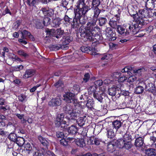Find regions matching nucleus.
<instances>
[{
  "label": "nucleus",
  "mask_w": 156,
  "mask_h": 156,
  "mask_svg": "<svg viewBox=\"0 0 156 156\" xmlns=\"http://www.w3.org/2000/svg\"><path fill=\"white\" fill-rule=\"evenodd\" d=\"M74 106H75L74 109L69 111L67 114V118H64V115L63 113L58 115L55 122L56 126H61V128L65 129L67 126L66 119H68L70 121H74L76 120L77 118L79 117L80 115L83 113L82 108L79 104H74Z\"/></svg>",
  "instance_id": "obj_1"
},
{
  "label": "nucleus",
  "mask_w": 156,
  "mask_h": 156,
  "mask_svg": "<svg viewBox=\"0 0 156 156\" xmlns=\"http://www.w3.org/2000/svg\"><path fill=\"white\" fill-rule=\"evenodd\" d=\"M98 29L95 25H92L89 23L87 25L86 28L81 27L80 28L79 32L81 37L86 38L89 41L93 42L92 45L100 43L99 41L103 39L102 36L97 34Z\"/></svg>",
  "instance_id": "obj_2"
},
{
  "label": "nucleus",
  "mask_w": 156,
  "mask_h": 156,
  "mask_svg": "<svg viewBox=\"0 0 156 156\" xmlns=\"http://www.w3.org/2000/svg\"><path fill=\"white\" fill-rule=\"evenodd\" d=\"M123 26L126 29L120 25H118L117 31L119 34L125 37L128 36L130 33H132L133 34H137L139 29V25L132 21L124 24Z\"/></svg>",
  "instance_id": "obj_3"
},
{
  "label": "nucleus",
  "mask_w": 156,
  "mask_h": 156,
  "mask_svg": "<svg viewBox=\"0 0 156 156\" xmlns=\"http://www.w3.org/2000/svg\"><path fill=\"white\" fill-rule=\"evenodd\" d=\"M134 21L132 22H135L136 24L139 25L138 28L140 27V25H144L145 19L151 17L152 16V13L151 10L146 9H140L138 12L134 14L131 15Z\"/></svg>",
  "instance_id": "obj_4"
},
{
  "label": "nucleus",
  "mask_w": 156,
  "mask_h": 156,
  "mask_svg": "<svg viewBox=\"0 0 156 156\" xmlns=\"http://www.w3.org/2000/svg\"><path fill=\"white\" fill-rule=\"evenodd\" d=\"M77 9L74 10L76 17L79 18L84 16L90 9L89 7L86 5L84 0H79L77 2Z\"/></svg>",
  "instance_id": "obj_5"
},
{
  "label": "nucleus",
  "mask_w": 156,
  "mask_h": 156,
  "mask_svg": "<svg viewBox=\"0 0 156 156\" xmlns=\"http://www.w3.org/2000/svg\"><path fill=\"white\" fill-rule=\"evenodd\" d=\"M145 70L143 68L133 70L132 67L129 66L125 67L121 70V72L122 73H127L129 75H130V74H132L131 72L135 74L136 75L138 74L139 75H140V73L142 72Z\"/></svg>",
  "instance_id": "obj_6"
},
{
  "label": "nucleus",
  "mask_w": 156,
  "mask_h": 156,
  "mask_svg": "<svg viewBox=\"0 0 156 156\" xmlns=\"http://www.w3.org/2000/svg\"><path fill=\"white\" fill-rule=\"evenodd\" d=\"M46 31L47 35L48 36L54 37L57 38L61 37L63 33V31L60 29H58L55 31L53 29H47L46 30Z\"/></svg>",
  "instance_id": "obj_7"
},
{
  "label": "nucleus",
  "mask_w": 156,
  "mask_h": 156,
  "mask_svg": "<svg viewBox=\"0 0 156 156\" xmlns=\"http://www.w3.org/2000/svg\"><path fill=\"white\" fill-rule=\"evenodd\" d=\"M75 94L73 93L67 92L63 95V100L67 103H73L74 105L78 104L77 103V100L75 98Z\"/></svg>",
  "instance_id": "obj_8"
},
{
  "label": "nucleus",
  "mask_w": 156,
  "mask_h": 156,
  "mask_svg": "<svg viewBox=\"0 0 156 156\" xmlns=\"http://www.w3.org/2000/svg\"><path fill=\"white\" fill-rule=\"evenodd\" d=\"M34 156H56L51 151H45L43 148L40 149L35 153Z\"/></svg>",
  "instance_id": "obj_9"
},
{
  "label": "nucleus",
  "mask_w": 156,
  "mask_h": 156,
  "mask_svg": "<svg viewBox=\"0 0 156 156\" xmlns=\"http://www.w3.org/2000/svg\"><path fill=\"white\" fill-rule=\"evenodd\" d=\"M91 9L93 10L94 16L92 22H89L87 23V25L89 23L92 25H95L96 23L98 20V17L100 13L101 10L98 7H91Z\"/></svg>",
  "instance_id": "obj_10"
},
{
  "label": "nucleus",
  "mask_w": 156,
  "mask_h": 156,
  "mask_svg": "<svg viewBox=\"0 0 156 156\" xmlns=\"http://www.w3.org/2000/svg\"><path fill=\"white\" fill-rule=\"evenodd\" d=\"M127 81V77L125 74L121 75L119 77L118 80H115V84L117 85L118 90H119L121 89V87L122 86V83Z\"/></svg>",
  "instance_id": "obj_11"
},
{
  "label": "nucleus",
  "mask_w": 156,
  "mask_h": 156,
  "mask_svg": "<svg viewBox=\"0 0 156 156\" xmlns=\"http://www.w3.org/2000/svg\"><path fill=\"white\" fill-rule=\"evenodd\" d=\"M108 94L111 96H115L117 94V95L121 94V90H118L117 85L116 84L113 85V87L109 88L108 89Z\"/></svg>",
  "instance_id": "obj_12"
},
{
  "label": "nucleus",
  "mask_w": 156,
  "mask_h": 156,
  "mask_svg": "<svg viewBox=\"0 0 156 156\" xmlns=\"http://www.w3.org/2000/svg\"><path fill=\"white\" fill-rule=\"evenodd\" d=\"M138 135L139 136V137H136L135 142V145L136 147H141L144 144V141L145 135L142 134Z\"/></svg>",
  "instance_id": "obj_13"
},
{
  "label": "nucleus",
  "mask_w": 156,
  "mask_h": 156,
  "mask_svg": "<svg viewBox=\"0 0 156 156\" xmlns=\"http://www.w3.org/2000/svg\"><path fill=\"white\" fill-rule=\"evenodd\" d=\"M62 100L58 97L52 98L48 102V105L50 106H58L61 104Z\"/></svg>",
  "instance_id": "obj_14"
},
{
  "label": "nucleus",
  "mask_w": 156,
  "mask_h": 156,
  "mask_svg": "<svg viewBox=\"0 0 156 156\" xmlns=\"http://www.w3.org/2000/svg\"><path fill=\"white\" fill-rule=\"evenodd\" d=\"M105 31L106 34L108 37L109 40L114 41L116 39L115 34L112 30L110 27H107Z\"/></svg>",
  "instance_id": "obj_15"
},
{
  "label": "nucleus",
  "mask_w": 156,
  "mask_h": 156,
  "mask_svg": "<svg viewBox=\"0 0 156 156\" xmlns=\"http://www.w3.org/2000/svg\"><path fill=\"white\" fill-rule=\"evenodd\" d=\"M119 20V15H116L115 17H113L109 21V24L112 28L115 29L117 27V21Z\"/></svg>",
  "instance_id": "obj_16"
},
{
  "label": "nucleus",
  "mask_w": 156,
  "mask_h": 156,
  "mask_svg": "<svg viewBox=\"0 0 156 156\" xmlns=\"http://www.w3.org/2000/svg\"><path fill=\"white\" fill-rule=\"evenodd\" d=\"M81 51L84 53H88L90 51L93 53L92 54L95 55L98 54V53L96 51V49L94 47H92L87 46H83L80 48Z\"/></svg>",
  "instance_id": "obj_17"
},
{
  "label": "nucleus",
  "mask_w": 156,
  "mask_h": 156,
  "mask_svg": "<svg viewBox=\"0 0 156 156\" xmlns=\"http://www.w3.org/2000/svg\"><path fill=\"white\" fill-rule=\"evenodd\" d=\"M105 95V90H99L96 93H94L93 95L94 97L97 100L99 101L101 103L103 99V96Z\"/></svg>",
  "instance_id": "obj_18"
},
{
  "label": "nucleus",
  "mask_w": 156,
  "mask_h": 156,
  "mask_svg": "<svg viewBox=\"0 0 156 156\" xmlns=\"http://www.w3.org/2000/svg\"><path fill=\"white\" fill-rule=\"evenodd\" d=\"M148 133L151 135L150 137V141L151 143V145L152 147L156 148V132L153 131L151 133L148 132Z\"/></svg>",
  "instance_id": "obj_19"
},
{
  "label": "nucleus",
  "mask_w": 156,
  "mask_h": 156,
  "mask_svg": "<svg viewBox=\"0 0 156 156\" xmlns=\"http://www.w3.org/2000/svg\"><path fill=\"white\" fill-rule=\"evenodd\" d=\"M145 90L146 91H149L153 93L155 91V87L154 85L150 81H148L147 83H146Z\"/></svg>",
  "instance_id": "obj_20"
},
{
  "label": "nucleus",
  "mask_w": 156,
  "mask_h": 156,
  "mask_svg": "<svg viewBox=\"0 0 156 156\" xmlns=\"http://www.w3.org/2000/svg\"><path fill=\"white\" fill-rule=\"evenodd\" d=\"M72 27L73 28H78L79 27H80L79 30H80V28L82 27L83 28H84L82 26H81L80 23L79 22V20L77 17H76L75 16L74 18L73 19L72 23H71Z\"/></svg>",
  "instance_id": "obj_21"
},
{
  "label": "nucleus",
  "mask_w": 156,
  "mask_h": 156,
  "mask_svg": "<svg viewBox=\"0 0 156 156\" xmlns=\"http://www.w3.org/2000/svg\"><path fill=\"white\" fill-rule=\"evenodd\" d=\"M40 13H42L44 16H51L54 13L53 11L51 9H49L48 8H43L40 11Z\"/></svg>",
  "instance_id": "obj_22"
},
{
  "label": "nucleus",
  "mask_w": 156,
  "mask_h": 156,
  "mask_svg": "<svg viewBox=\"0 0 156 156\" xmlns=\"http://www.w3.org/2000/svg\"><path fill=\"white\" fill-rule=\"evenodd\" d=\"M74 140V139L73 138L70 137L67 138L66 140L63 139L60 140V144L63 146H66L68 144V143Z\"/></svg>",
  "instance_id": "obj_23"
},
{
  "label": "nucleus",
  "mask_w": 156,
  "mask_h": 156,
  "mask_svg": "<svg viewBox=\"0 0 156 156\" xmlns=\"http://www.w3.org/2000/svg\"><path fill=\"white\" fill-rule=\"evenodd\" d=\"M123 139H120L118 140L115 142L116 147L119 148H122L124 147L125 142Z\"/></svg>",
  "instance_id": "obj_24"
},
{
  "label": "nucleus",
  "mask_w": 156,
  "mask_h": 156,
  "mask_svg": "<svg viewBox=\"0 0 156 156\" xmlns=\"http://www.w3.org/2000/svg\"><path fill=\"white\" fill-rule=\"evenodd\" d=\"M145 153L148 156H156V150L154 149H148L146 150Z\"/></svg>",
  "instance_id": "obj_25"
},
{
  "label": "nucleus",
  "mask_w": 156,
  "mask_h": 156,
  "mask_svg": "<svg viewBox=\"0 0 156 156\" xmlns=\"http://www.w3.org/2000/svg\"><path fill=\"white\" fill-rule=\"evenodd\" d=\"M62 20L59 18H55L53 20L52 25L55 27H58L61 23Z\"/></svg>",
  "instance_id": "obj_26"
},
{
  "label": "nucleus",
  "mask_w": 156,
  "mask_h": 156,
  "mask_svg": "<svg viewBox=\"0 0 156 156\" xmlns=\"http://www.w3.org/2000/svg\"><path fill=\"white\" fill-rule=\"evenodd\" d=\"M67 130L69 133L74 134L77 133L78 129L75 126L73 125L69 127Z\"/></svg>",
  "instance_id": "obj_27"
},
{
  "label": "nucleus",
  "mask_w": 156,
  "mask_h": 156,
  "mask_svg": "<svg viewBox=\"0 0 156 156\" xmlns=\"http://www.w3.org/2000/svg\"><path fill=\"white\" fill-rule=\"evenodd\" d=\"M75 143L77 145L81 147H83L85 146V143L83 139H77L75 140Z\"/></svg>",
  "instance_id": "obj_28"
},
{
  "label": "nucleus",
  "mask_w": 156,
  "mask_h": 156,
  "mask_svg": "<svg viewBox=\"0 0 156 156\" xmlns=\"http://www.w3.org/2000/svg\"><path fill=\"white\" fill-rule=\"evenodd\" d=\"M24 149L22 151L23 156H29V144H27L24 145Z\"/></svg>",
  "instance_id": "obj_29"
},
{
  "label": "nucleus",
  "mask_w": 156,
  "mask_h": 156,
  "mask_svg": "<svg viewBox=\"0 0 156 156\" xmlns=\"http://www.w3.org/2000/svg\"><path fill=\"white\" fill-rule=\"evenodd\" d=\"M97 88V87L94 85L90 86L88 90L89 94H93L94 95V93H96L97 92L96 91Z\"/></svg>",
  "instance_id": "obj_30"
},
{
  "label": "nucleus",
  "mask_w": 156,
  "mask_h": 156,
  "mask_svg": "<svg viewBox=\"0 0 156 156\" xmlns=\"http://www.w3.org/2000/svg\"><path fill=\"white\" fill-rule=\"evenodd\" d=\"M90 144H91L98 145L101 142V140L98 138H92L90 139Z\"/></svg>",
  "instance_id": "obj_31"
},
{
  "label": "nucleus",
  "mask_w": 156,
  "mask_h": 156,
  "mask_svg": "<svg viewBox=\"0 0 156 156\" xmlns=\"http://www.w3.org/2000/svg\"><path fill=\"white\" fill-rule=\"evenodd\" d=\"M146 7L147 9H151V8H154L155 6L154 1L153 0H147L145 4Z\"/></svg>",
  "instance_id": "obj_32"
},
{
  "label": "nucleus",
  "mask_w": 156,
  "mask_h": 156,
  "mask_svg": "<svg viewBox=\"0 0 156 156\" xmlns=\"http://www.w3.org/2000/svg\"><path fill=\"white\" fill-rule=\"evenodd\" d=\"M86 118V116H84L83 117H80L76 120V122L79 126H83L85 124V119Z\"/></svg>",
  "instance_id": "obj_33"
},
{
  "label": "nucleus",
  "mask_w": 156,
  "mask_h": 156,
  "mask_svg": "<svg viewBox=\"0 0 156 156\" xmlns=\"http://www.w3.org/2000/svg\"><path fill=\"white\" fill-rule=\"evenodd\" d=\"M119 9L117 6H115L112 8L110 13L111 14L115 16V15L119 14V16H120V13L119 12Z\"/></svg>",
  "instance_id": "obj_34"
},
{
  "label": "nucleus",
  "mask_w": 156,
  "mask_h": 156,
  "mask_svg": "<svg viewBox=\"0 0 156 156\" xmlns=\"http://www.w3.org/2000/svg\"><path fill=\"white\" fill-rule=\"evenodd\" d=\"M41 22H42L44 26H47L50 24V19L48 17H45L41 20Z\"/></svg>",
  "instance_id": "obj_35"
},
{
  "label": "nucleus",
  "mask_w": 156,
  "mask_h": 156,
  "mask_svg": "<svg viewBox=\"0 0 156 156\" xmlns=\"http://www.w3.org/2000/svg\"><path fill=\"white\" fill-rule=\"evenodd\" d=\"M116 147L115 145L114 144L110 143L107 145V150L108 152L112 153L115 151Z\"/></svg>",
  "instance_id": "obj_36"
},
{
  "label": "nucleus",
  "mask_w": 156,
  "mask_h": 156,
  "mask_svg": "<svg viewBox=\"0 0 156 156\" xmlns=\"http://www.w3.org/2000/svg\"><path fill=\"white\" fill-rule=\"evenodd\" d=\"M38 138L39 141L44 146L47 147V146L49 145V142L44 138H43L42 136H39Z\"/></svg>",
  "instance_id": "obj_37"
},
{
  "label": "nucleus",
  "mask_w": 156,
  "mask_h": 156,
  "mask_svg": "<svg viewBox=\"0 0 156 156\" xmlns=\"http://www.w3.org/2000/svg\"><path fill=\"white\" fill-rule=\"evenodd\" d=\"M24 139L22 137H18L15 142L20 146L23 145L25 143Z\"/></svg>",
  "instance_id": "obj_38"
},
{
  "label": "nucleus",
  "mask_w": 156,
  "mask_h": 156,
  "mask_svg": "<svg viewBox=\"0 0 156 156\" xmlns=\"http://www.w3.org/2000/svg\"><path fill=\"white\" fill-rule=\"evenodd\" d=\"M131 136L128 132L126 133L123 136V140L125 142H130L131 140Z\"/></svg>",
  "instance_id": "obj_39"
},
{
  "label": "nucleus",
  "mask_w": 156,
  "mask_h": 156,
  "mask_svg": "<svg viewBox=\"0 0 156 156\" xmlns=\"http://www.w3.org/2000/svg\"><path fill=\"white\" fill-rule=\"evenodd\" d=\"M112 124L114 128L117 130L121 127V123L120 121L116 120L112 122Z\"/></svg>",
  "instance_id": "obj_40"
},
{
  "label": "nucleus",
  "mask_w": 156,
  "mask_h": 156,
  "mask_svg": "<svg viewBox=\"0 0 156 156\" xmlns=\"http://www.w3.org/2000/svg\"><path fill=\"white\" fill-rule=\"evenodd\" d=\"M107 134L108 138L112 139L114 137L115 133L113 129H110L107 130Z\"/></svg>",
  "instance_id": "obj_41"
},
{
  "label": "nucleus",
  "mask_w": 156,
  "mask_h": 156,
  "mask_svg": "<svg viewBox=\"0 0 156 156\" xmlns=\"http://www.w3.org/2000/svg\"><path fill=\"white\" fill-rule=\"evenodd\" d=\"M17 137L16 135L14 133H10L8 136L10 140L14 142H15Z\"/></svg>",
  "instance_id": "obj_42"
},
{
  "label": "nucleus",
  "mask_w": 156,
  "mask_h": 156,
  "mask_svg": "<svg viewBox=\"0 0 156 156\" xmlns=\"http://www.w3.org/2000/svg\"><path fill=\"white\" fill-rule=\"evenodd\" d=\"M98 20L99 22V25L101 26L104 25L107 22L106 18L103 17L99 18Z\"/></svg>",
  "instance_id": "obj_43"
},
{
  "label": "nucleus",
  "mask_w": 156,
  "mask_h": 156,
  "mask_svg": "<svg viewBox=\"0 0 156 156\" xmlns=\"http://www.w3.org/2000/svg\"><path fill=\"white\" fill-rule=\"evenodd\" d=\"M94 102L93 99H89L86 104L87 106L89 108H92L94 105Z\"/></svg>",
  "instance_id": "obj_44"
},
{
  "label": "nucleus",
  "mask_w": 156,
  "mask_h": 156,
  "mask_svg": "<svg viewBox=\"0 0 156 156\" xmlns=\"http://www.w3.org/2000/svg\"><path fill=\"white\" fill-rule=\"evenodd\" d=\"M78 18L79 20V22L80 23L81 26H82L83 24H85L87 22V17H86L84 16H81V17Z\"/></svg>",
  "instance_id": "obj_45"
},
{
  "label": "nucleus",
  "mask_w": 156,
  "mask_h": 156,
  "mask_svg": "<svg viewBox=\"0 0 156 156\" xmlns=\"http://www.w3.org/2000/svg\"><path fill=\"white\" fill-rule=\"evenodd\" d=\"M112 58V55L111 54H104L101 57V59L102 60H108L111 59Z\"/></svg>",
  "instance_id": "obj_46"
},
{
  "label": "nucleus",
  "mask_w": 156,
  "mask_h": 156,
  "mask_svg": "<svg viewBox=\"0 0 156 156\" xmlns=\"http://www.w3.org/2000/svg\"><path fill=\"white\" fill-rule=\"evenodd\" d=\"M100 3V0H93L92 2L91 7H98Z\"/></svg>",
  "instance_id": "obj_47"
},
{
  "label": "nucleus",
  "mask_w": 156,
  "mask_h": 156,
  "mask_svg": "<svg viewBox=\"0 0 156 156\" xmlns=\"http://www.w3.org/2000/svg\"><path fill=\"white\" fill-rule=\"evenodd\" d=\"M144 90V88L141 86H138L136 88L135 92L137 94L142 93Z\"/></svg>",
  "instance_id": "obj_48"
},
{
  "label": "nucleus",
  "mask_w": 156,
  "mask_h": 156,
  "mask_svg": "<svg viewBox=\"0 0 156 156\" xmlns=\"http://www.w3.org/2000/svg\"><path fill=\"white\" fill-rule=\"evenodd\" d=\"M36 26L37 28H42L44 27L42 22H41V20H37L36 21Z\"/></svg>",
  "instance_id": "obj_49"
},
{
  "label": "nucleus",
  "mask_w": 156,
  "mask_h": 156,
  "mask_svg": "<svg viewBox=\"0 0 156 156\" xmlns=\"http://www.w3.org/2000/svg\"><path fill=\"white\" fill-rule=\"evenodd\" d=\"M121 73L120 72H115L112 74V76L113 79H118L121 76Z\"/></svg>",
  "instance_id": "obj_50"
},
{
  "label": "nucleus",
  "mask_w": 156,
  "mask_h": 156,
  "mask_svg": "<svg viewBox=\"0 0 156 156\" xmlns=\"http://www.w3.org/2000/svg\"><path fill=\"white\" fill-rule=\"evenodd\" d=\"M129 76L128 78H127V82L129 83L135 81L136 80V77L135 76L132 75Z\"/></svg>",
  "instance_id": "obj_51"
},
{
  "label": "nucleus",
  "mask_w": 156,
  "mask_h": 156,
  "mask_svg": "<svg viewBox=\"0 0 156 156\" xmlns=\"http://www.w3.org/2000/svg\"><path fill=\"white\" fill-rule=\"evenodd\" d=\"M103 83L105 84H108L111 83L114 85L115 84V80L114 81L113 80H111L109 79H106L103 82Z\"/></svg>",
  "instance_id": "obj_52"
},
{
  "label": "nucleus",
  "mask_w": 156,
  "mask_h": 156,
  "mask_svg": "<svg viewBox=\"0 0 156 156\" xmlns=\"http://www.w3.org/2000/svg\"><path fill=\"white\" fill-rule=\"evenodd\" d=\"M72 38L71 37H66L63 42V44H68L72 40Z\"/></svg>",
  "instance_id": "obj_53"
},
{
  "label": "nucleus",
  "mask_w": 156,
  "mask_h": 156,
  "mask_svg": "<svg viewBox=\"0 0 156 156\" xmlns=\"http://www.w3.org/2000/svg\"><path fill=\"white\" fill-rule=\"evenodd\" d=\"M10 55L12 56V58L13 60H17L18 61H22L17 56H16L13 53H10Z\"/></svg>",
  "instance_id": "obj_54"
},
{
  "label": "nucleus",
  "mask_w": 156,
  "mask_h": 156,
  "mask_svg": "<svg viewBox=\"0 0 156 156\" xmlns=\"http://www.w3.org/2000/svg\"><path fill=\"white\" fill-rule=\"evenodd\" d=\"M19 55L22 56L25 58L26 57L28 56V54L26 53L23 50H20L18 51Z\"/></svg>",
  "instance_id": "obj_55"
},
{
  "label": "nucleus",
  "mask_w": 156,
  "mask_h": 156,
  "mask_svg": "<svg viewBox=\"0 0 156 156\" xmlns=\"http://www.w3.org/2000/svg\"><path fill=\"white\" fill-rule=\"evenodd\" d=\"M125 145L124 146V147L126 149H129L131 147L132 145L130 142L127 141V142H125Z\"/></svg>",
  "instance_id": "obj_56"
},
{
  "label": "nucleus",
  "mask_w": 156,
  "mask_h": 156,
  "mask_svg": "<svg viewBox=\"0 0 156 156\" xmlns=\"http://www.w3.org/2000/svg\"><path fill=\"white\" fill-rule=\"evenodd\" d=\"M63 85V83L62 81L61 80H59L55 84V86L58 88L60 87H62Z\"/></svg>",
  "instance_id": "obj_57"
},
{
  "label": "nucleus",
  "mask_w": 156,
  "mask_h": 156,
  "mask_svg": "<svg viewBox=\"0 0 156 156\" xmlns=\"http://www.w3.org/2000/svg\"><path fill=\"white\" fill-rule=\"evenodd\" d=\"M23 78L27 79L29 77V70H27L23 76Z\"/></svg>",
  "instance_id": "obj_58"
},
{
  "label": "nucleus",
  "mask_w": 156,
  "mask_h": 156,
  "mask_svg": "<svg viewBox=\"0 0 156 156\" xmlns=\"http://www.w3.org/2000/svg\"><path fill=\"white\" fill-rule=\"evenodd\" d=\"M56 136L58 138H63L64 135L62 132L58 131L56 133Z\"/></svg>",
  "instance_id": "obj_59"
},
{
  "label": "nucleus",
  "mask_w": 156,
  "mask_h": 156,
  "mask_svg": "<svg viewBox=\"0 0 156 156\" xmlns=\"http://www.w3.org/2000/svg\"><path fill=\"white\" fill-rule=\"evenodd\" d=\"M103 83V82L101 80H98L95 82L94 85H95L96 87L98 86H101Z\"/></svg>",
  "instance_id": "obj_60"
},
{
  "label": "nucleus",
  "mask_w": 156,
  "mask_h": 156,
  "mask_svg": "<svg viewBox=\"0 0 156 156\" xmlns=\"http://www.w3.org/2000/svg\"><path fill=\"white\" fill-rule=\"evenodd\" d=\"M90 78V75L89 73H86L84 75V77L83 78V80L87 82Z\"/></svg>",
  "instance_id": "obj_61"
},
{
  "label": "nucleus",
  "mask_w": 156,
  "mask_h": 156,
  "mask_svg": "<svg viewBox=\"0 0 156 156\" xmlns=\"http://www.w3.org/2000/svg\"><path fill=\"white\" fill-rule=\"evenodd\" d=\"M73 89L75 91H77V92H79L80 91V87L79 85H75L73 86Z\"/></svg>",
  "instance_id": "obj_62"
},
{
  "label": "nucleus",
  "mask_w": 156,
  "mask_h": 156,
  "mask_svg": "<svg viewBox=\"0 0 156 156\" xmlns=\"http://www.w3.org/2000/svg\"><path fill=\"white\" fill-rule=\"evenodd\" d=\"M60 48V46L56 45H53L50 47L51 50L54 51H56L58 50Z\"/></svg>",
  "instance_id": "obj_63"
},
{
  "label": "nucleus",
  "mask_w": 156,
  "mask_h": 156,
  "mask_svg": "<svg viewBox=\"0 0 156 156\" xmlns=\"http://www.w3.org/2000/svg\"><path fill=\"white\" fill-rule=\"evenodd\" d=\"M7 13H9L10 15H12V13L10 12L9 10L7 8L2 12V14L3 15H5Z\"/></svg>",
  "instance_id": "obj_64"
}]
</instances>
